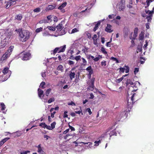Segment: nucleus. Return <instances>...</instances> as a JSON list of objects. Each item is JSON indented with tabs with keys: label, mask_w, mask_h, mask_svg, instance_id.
<instances>
[{
	"label": "nucleus",
	"mask_w": 154,
	"mask_h": 154,
	"mask_svg": "<svg viewBox=\"0 0 154 154\" xmlns=\"http://www.w3.org/2000/svg\"><path fill=\"white\" fill-rule=\"evenodd\" d=\"M17 31L18 32L19 38L20 40L22 42H25L29 38L30 33L28 31L26 30H22V29H19Z\"/></svg>",
	"instance_id": "f257e3e1"
},
{
	"label": "nucleus",
	"mask_w": 154,
	"mask_h": 154,
	"mask_svg": "<svg viewBox=\"0 0 154 154\" xmlns=\"http://www.w3.org/2000/svg\"><path fill=\"white\" fill-rule=\"evenodd\" d=\"M30 54L29 52H23L19 54L20 57L23 60H27L30 58Z\"/></svg>",
	"instance_id": "f03ea898"
},
{
	"label": "nucleus",
	"mask_w": 154,
	"mask_h": 154,
	"mask_svg": "<svg viewBox=\"0 0 154 154\" xmlns=\"http://www.w3.org/2000/svg\"><path fill=\"white\" fill-rule=\"evenodd\" d=\"M8 44V42L7 41V39L5 38L3 40H2L1 42V48H4Z\"/></svg>",
	"instance_id": "7ed1b4c3"
},
{
	"label": "nucleus",
	"mask_w": 154,
	"mask_h": 154,
	"mask_svg": "<svg viewBox=\"0 0 154 154\" xmlns=\"http://www.w3.org/2000/svg\"><path fill=\"white\" fill-rule=\"evenodd\" d=\"M112 26L109 24L107 25V26L105 29V31L108 32H111L113 31V30L112 29Z\"/></svg>",
	"instance_id": "20e7f679"
},
{
	"label": "nucleus",
	"mask_w": 154,
	"mask_h": 154,
	"mask_svg": "<svg viewBox=\"0 0 154 154\" xmlns=\"http://www.w3.org/2000/svg\"><path fill=\"white\" fill-rule=\"evenodd\" d=\"M11 55L8 52L6 51L5 54L3 55L1 58V60L3 61L6 60L8 57H9Z\"/></svg>",
	"instance_id": "39448f33"
},
{
	"label": "nucleus",
	"mask_w": 154,
	"mask_h": 154,
	"mask_svg": "<svg viewBox=\"0 0 154 154\" xmlns=\"http://www.w3.org/2000/svg\"><path fill=\"white\" fill-rule=\"evenodd\" d=\"M86 70L88 72V75L90 77L91 76V74L93 73V70L91 68V66H89L86 69Z\"/></svg>",
	"instance_id": "423d86ee"
},
{
	"label": "nucleus",
	"mask_w": 154,
	"mask_h": 154,
	"mask_svg": "<svg viewBox=\"0 0 154 154\" xmlns=\"http://www.w3.org/2000/svg\"><path fill=\"white\" fill-rule=\"evenodd\" d=\"M38 91V97L42 99L44 96L43 91L39 88Z\"/></svg>",
	"instance_id": "0eeeda50"
},
{
	"label": "nucleus",
	"mask_w": 154,
	"mask_h": 154,
	"mask_svg": "<svg viewBox=\"0 0 154 154\" xmlns=\"http://www.w3.org/2000/svg\"><path fill=\"white\" fill-rule=\"evenodd\" d=\"M118 9L120 11H123L125 8V6L124 4L123 3H120L118 6Z\"/></svg>",
	"instance_id": "6e6552de"
},
{
	"label": "nucleus",
	"mask_w": 154,
	"mask_h": 154,
	"mask_svg": "<svg viewBox=\"0 0 154 154\" xmlns=\"http://www.w3.org/2000/svg\"><path fill=\"white\" fill-rule=\"evenodd\" d=\"M12 34V33L10 31H9L8 30L6 31L5 33V35L6 36V37L5 38H6V39L9 38H10V37L11 36Z\"/></svg>",
	"instance_id": "1a4fd4ad"
},
{
	"label": "nucleus",
	"mask_w": 154,
	"mask_h": 154,
	"mask_svg": "<svg viewBox=\"0 0 154 154\" xmlns=\"http://www.w3.org/2000/svg\"><path fill=\"white\" fill-rule=\"evenodd\" d=\"M38 149V152L41 154H44V152L43 150L42 149V148L41 147V144L38 145L37 146H36Z\"/></svg>",
	"instance_id": "9d476101"
},
{
	"label": "nucleus",
	"mask_w": 154,
	"mask_h": 154,
	"mask_svg": "<svg viewBox=\"0 0 154 154\" xmlns=\"http://www.w3.org/2000/svg\"><path fill=\"white\" fill-rule=\"evenodd\" d=\"M63 25L62 24V22L60 23L57 26H56V28L57 29V31H60L63 28Z\"/></svg>",
	"instance_id": "9b49d317"
},
{
	"label": "nucleus",
	"mask_w": 154,
	"mask_h": 154,
	"mask_svg": "<svg viewBox=\"0 0 154 154\" xmlns=\"http://www.w3.org/2000/svg\"><path fill=\"white\" fill-rule=\"evenodd\" d=\"M57 69L61 72H63L64 70V68L62 65H60L57 67Z\"/></svg>",
	"instance_id": "f8f14e48"
},
{
	"label": "nucleus",
	"mask_w": 154,
	"mask_h": 154,
	"mask_svg": "<svg viewBox=\"0 0 154 154\" xmlns=\"http://www.w3.org/2000/svg\"><path fill=\"white\" fill-rule=\"evenodd\" d=\"M75 73L74 72H72L71 71L69 72V75L71 80H72V79L75 77Z\"/></svg>",
	"instance_id": "ddd939ff"
},
{
	"label": "nucleus",
	"mask_w": 154,
	"mask_h": 154,
	"mask_svg": "<svg viewBox=\"0 0 154 154\" xmlns=\"http://www.w3.org/2000/svg\"><path fill=\"white\" fill-rule=\"evenodd\" d=\"M148 14L149 15L146 17V19H147V22H150L152 19V14Z\"/></svg>",
	"instance_id": "4468645a"
},
{
	"label": "nucleus",
	"mask_w": 154,
	"mask_h": 154,
	"mask_svg": "<svg viewBox=\"0 0 154 154\" xmlns=\"http://www.w3.org/2000/svg\"><path fill=\"white\" fill-rule=\"evenodd\" d=\"M59 48H60L59 49V51H58V53L63 52L65 50V49L66 48V45H63V47H61Z\"/></svg>",
	"instance_id": "2eb2a0df"
},
{
	"label": "nucleus",
	"mask_w": 154,
	"mask_h": 154,
	"mask_svg": "<svg viewBox=\"0 0 154 154\" xmlns=\"http://www.w3.org/2000/svg\"><path fill=\"white\" fill-rule=\"evenodd\" d=\"M55 7V5H49L46 8V9L48 10H51L53 9Z\"/></svg>",
	"instance_id": "dca6fc26"
},
{
	"label": "nucleus",
	"mask_w": 154,
	"mask_h": 154,
	"mask_svg": "<svg viewBox=\"0 0 154 154\" xmlns=\"http://www.w3.org/2000/svg\"><path fill=\"white\" fill-rule=\"evenodd\" d=\"M66 2H65L64 3H63L61 5L59 6L58 8L59 9H62L63 8H64L66 6Z\"/></svg>",
	"instance_id": "f3484780"
},
{
	"label": "nucleus",
	"mask_w": 154,
	"mask_h": 154,
	"mask_svg": "<svg viewBox=\"0 0 154 154\" xmlns=\"http://www.w3.org/2000/svg\"><path fill=\"white\" fill-rule=\"evenodd\" d=\"M14 48V46H11L9 48L8 51L6 52H8V53L9 54L11 55Z\"/></svg>",
	"instance_id": "a211bd4d"
},
{
	"label": "nucleus",
	"mask_w": 154,
	"mask_h": 154,
	"mask_svg": "<svg viewBox=\"0 0 154 154\" xmlns=\"http://www.w3.org/2000/svg\"><path fill=\"white\" fill-rule=\"evenodd\" d=\"M126 83L127 85H128L129 84H130L131 85H134V83L130 79H127Z\"/></svg>",
	"instance_id": "6ab92c4d"
},
{
	"label": "nucleus",
	"mask_w": 154,
	"mask_h": 154,
	"mask_svg": "<svg viewBox=\"0 0 154 154\" xmlns=\"http://www.w3.org/2000/svg\"><path fill=\"white\" fill-rule=\"evenodd\" d=\"M46 28H48L49 30L51 31H54L56 30V28L52 26H48Z\"/></svg>",
	"instance_id": "aec40b11"
},
{
	"label": "nucleus",
	"mask_w": 154,
	"mask_h": 154,
	"mask_svg": "<svg viewBox=\"0 0 154 154\" xmlns=\"http://www.w3.org/2000/svg\"><path fill=\"white\" fill-rule=\"evenodd\" d=\"M15 18L18 20H20L22 18V16L21 14H19L16 16Z\"/></svg>",
	"instance_id": "412c9836"
},
{
	"label": "nucleus",
	"mask_w": 154,
	"mask_h": 154,
	"mask_svg": "<svg viewBox=\"0 0 154 154\" xmlns=\"http://www.w3.org/2000/svg\"><path fill=\"white\" fill-rule=\"evenodd\" d=\"M116 134L117 133L116 132L115 130H114L110 132V133L109 134V135L110 137L114 135H116Z\"/></svg>",
	"instance_id": "4be33fe9"
},
{
	"label": "nucleus",
	"mask_w": 154,
	"mask_h": 154,
	"mask_svg": "<svg viewBox=\"0 0 154 154\" xmlns=\"http://www.w3.org/2000/svg\"><path fill=\"white\" fill-rule=\"evenodd\" d=\"M60 48H55V49L53 50V51H51V54H52V53L53 54H55L57 52H58L59 51V49Z\"/></svg>",
	"instance_id": "5701e85b"
},
{
	"label": "nucleus",
	"mask_w": 154,
	"mask_h": 154,
	"mask_svg": "<svg viewBox=\"0 0 154 154\" xmlns=\"http://www.w3.org/2000/svg\"><path fill=\"white\" fill-rule=\"evenodd\" d=\"M100 22L99 21L98 22L97 24H96L95 26L94 27L93 29V30L94 31H95L96 30L98 29V26L100 25Z\"/></svg>",
	"instance_id": "b1692460"
},
{
	"label": "nucleus",
	"mask_w": 154,
	"mask_h": 154,
	"mask_svg": "<svg viewBox=\"0 0 154 154\" xmlns=\"http://www.w3.org/2000/svg\"><path fill=\"white\" fill-rule=\"evenodd\" d=\"M145 12L147 14H152L153 13H154V7L153 8L152 11H150L149 10H146Z\"/></svg>",
	"instance_id": "393cba45"
},
{
	"label": "nucleus",
	"mask_w": 154,
	"mask_h": 154,
	"mask_svg": "<svg viewBox=\"0 0 154 154\" xmlns=\"http://www.w3.org/2000/svg\"><path fill=\"white\" fill-rule=\"evenodd\" d=\"M144 34L143 33L141 32L139 35V39L141 40H143L144 38Z\"/></svg>",
	"instance_id": "a878e982"
},
{
	"label": "nucleus",
	"mask_w": 154,
	"mask_h": 154,
	"mask_svg": "<svg viewBox=\"0 0 154 154\" xmlns=\"http://www.w3.org/2000/svg\"><path fill=\"white\" fill-rule=\"evenodd\" d=\"M1 106H0V108H1V109L2 110H4L5 108V106L4 104L3 103H1Z\"/></svg>",
	"instance_id": "bb28decb"
},
{
	"label": "nucleus",
	"mask_w": 154,
	"mask_h": 154,
	"mask_svg": "<svg viewBox=\"0 0 154 154\" xmlns=\"http://www.w3.org/2000/svg\"><path fill=\"white\" fill-rule=\"evenodd\" d=\"M142 50V47L141 45H138L137 47V52H140Z\"/></svg>",
	"instance_id": "cd10ccee"
},
{
	"label": "nucleus",
	"mask_w": 154,
	"mask_h": 154,
	"mask_svg": "<svg viewBox=\"0 0 154 154\" xmlns=\"http://www.w3.org/2000/svg\"><path fill=\"white\" fill-rule=\"evenodd\" d=\"M101 51L104 54H107V53L106 51L105 50V48L103 47H102L101 48Z\"/></svg>",
	"instance_id": "c85d7f7f"
},
{
	"label": "nucleus",
	"mask_w": 154,
	"mask_h": 154,
	"mask_svg": "<svg viewBox=\"0 0 154 154\" xmlns=\"http://www.w3.org/2000/svg\"><path fill=\"white\" fill-rule=\"evenodd\" d=\"M81 59L82 60V62L83 63L82 64L84 66H85L87 64V62L86 60L83 57L81 58Z\"/></svg>",
	"instance_id": "c756f323"
},
{
	"label": "nucleus",
	"mask_w": 154,
	"mask_h": 154,
	"mask_svg": "<svg viewBox=\"0 0 154 154\" xmlns=\"http://www.w3.org/2000/svg\"><path fill=\"white\" fill-rule=\"evenodd\" d=\"M102 58L101 56L99 55L98 56V57H96L95 58L94 57V59H93V60L95 62L97 61H98L100 59V58Z\"/></svg>",
	"instance_id": "7c9ffc66"
},
{
	"label": "nucleus",
	"mask_w": 154,
	"mask_h": 154,
	"mask_svg": "<svg viewBox=\"0 0 154 154\" xmlns=\"http://www.w3.org/2000/svg\"><path fill=\"white\" fill-rule=\"evenodd\" d=\"M79 31V29L77 28H75L72 29L71 33H73L77 32Z\"/></svg>",
	"instance_id": "2f4dec72"
},
{
	"label": "nucleus",
	"mask_w": 154,
	"mask_h": 154,
	"mask_svg": "<svg viewBox=\"0 0 154 154\" xmlns=\"http://www.w3.org/2000/svg\"><path fill=\"white\" fill-rule=\"evenodd\" d=\"M8 67L5 68L2 70L3 73L5 74L7 73L8 71Z\"/></svg>",
	"instance_id": "473e14b6"
},
{
	"label": "nucleus",
	"mask_w": 154,
	"mask_h": 154,
	"mask_svg": "<svg viewBox=\"0 0 154 154\" xmlns=\"http://www.w3.org/2000/svg\"><path fill=\"white\" fill-rule=\"evenodd\" d=\"M110 59L114 61H116V63H119V60L116 58L112 57L110 58Z\"/></svg>",
	"instance_id": "72a5a7b5"
},
{
	"label": "nucleus",
	"mask_w": 154,
	"mask_h": 154,
	"mask_svg": "<svg viewBox=\"0 0 154 154\" xmlns=\"http://www.w3.org/2000/svg\"><path fill=\"white\" fill-rule=\"evenodd\" d=\"M81 57L80 56H77L75 57L74 59L76 60L77 61H78L79 60H80Z\"/></svg>",
	"instance_id": "f704fd0d"
},
{
	"label": "nucleus",
	"mask_w": 154,
	"mask_h": 154,
	"mask_svg": "<svg viewBox=\"0 0 154 154\" xmlns=\"http://www.w3.org/2000/svg\"><path fill=\"white\" fill-rule=\"evenodd\" d=\"M51 89L50 88H49L45 92L46 96H48L51 91Z\"/></svg>",
	"instance_id": "c9c22d12"
},
{
	"label": "nucleus",
	"mask_w": 154,
	"mask_h": 154,
	"mask_svg": "<svg viewBox=\"0 0 154 154\" xmlns=\"http://www.w3.org/2000/svg\"><path fill=\"white\" fill-rule=\"evenodd\" d=\"M56 124V123L55 122H54L51 124V128H52V129L55 128Z\"/></svg>",
	"instance_id": "e433bc0d"
},
{
	"label": "nucleus",
	"mask_w": 154,
	"mask_h": 154,
	"mask_svg": "<svg viewBox=\"0 0 154 154\" xmlns=\"http://www.w3.org/2000/svg\"><path fill=\"white\" fill-rule=\"evenodd\" d=\"M106 61L105 60H103L101 62V65L102 66H106Z\"/></svg>",
	"instance_id": "4c0bfd02"
},
{
	"label": "nucleus",
	"mask_w": 154,
	"mask_h": 154,
	"mask_svg": "<svg viewBox=\"0 0 154 154\" xmlns=\"http://www.w3.org/2000/svg\"><path fill=\"white\" fill-rule=\"evenodd\" d=\"M41 11V9L39 8H36L35 9H34L33 10V11L34 12H40Z\"/></svg>",
	"instance_id": "58836bf2"
},
{
	"label": "nucleus",
	"mask_w": 154,
	"mask_h": 154,
	"mask_svg": "<svg viewBox=\"0 0 154 154\" xmlns=\"http://www.w3.org/2000/svg\"><path fill=\"white\" fill-rule=\"evenodd\" d=\"M30 151L28 150L26 151H23L22 152H20L19 153H20V154H27L28 153H29Z\"/></svg>",
	"instance_id": "ea45409f"
},
{
	"label": "nucleus",
	"mask_w": 154,
	"mask_h": 154,
	"mask_svg": "<svg viewBox=\"0 0 154 154\" xmlns=\"http://www.w3.org/2000/svg\"><path fill=\"white\" fill-rule=\"evenodd\" d=\"M138 29L137 27H136L135 28L134 30V35H137L138 33Z\"/></svg>",
	"instance_id": "a19ab883"
},
{
	"label": "nucleus",
	"mask_w": 154,
	"mask_h": 154,
	"mask_svg": "<svg viewBox=\"0 0 154 154\" xmlns=\"http://www.w3.org/2000/svg\"><path fill=\"white\" fill-rule=\"evenodd\" d=\"M100 143L101 141L100 140L98 141H95L94 142V143H95V144H94V146H98L99 145V144Z\"/></svg>",
	"instance_id": "79ce46f5"
},
{
	"label": "nucleus",
	"mask_w": 154,
	"mask_h": 154,
	"mask_svg": "<svg viewBox=\"0 0 154 154\" xmlns=\"http://www.w3.org/2000/svg\"><path fill=\"white\" fill-rule=\"evenodd\" d=\"M59 107L58 106L56 107L55 108H51L50 109V112H52L54 109L56 111L58 110H59Z\"/></svg>",
	"instance_id": "37998d69"
},
{
	"label": "nucleus",
	"mask_w": 154,
	"mask_h": 154,
	"mask_svg": "<svg viewBox=\"0 0 154 154\" xmlns=\"http://www.w3.org/2000/svg\"><path fill=\"white\" fill-rule=\"evenodd\" d=\"M46 125L45 123H42L40 124L39 125L42 128H45Z\"/></svg>",
	"instance_id": "c03bdc74"
},
{
	"label": "nucleus",
	"mask_w": 154,
	"mask_h": 154,
	"mask_svg": "<svg viewBox=\"0 0 154 154\" xmlns=\"http://www.w3.org/2000/svg\"><path fill=\"white\" fill-rule=\"evenodd\" d=\"M54 101V98H50L48 101V103H49Z\"/></svg>",
	"instance_id": "a18cd8bd"
},
{
	"label": "nucleus",
	"mask_w": 154,
	"mask_h": 154,
	"mask_svg": "<svg viewBox=\"0 0 154 154\" xmlns=\"http://www.w3.org/2000/svg\"><path fill=\"white\" fill-rule=\"evenodd\" d=\"M82 143L85 145H86V144L88 145V146L90 148H91V145L92 144V143H91V142H88V143L83 142Z\"/></svg>",
	"instance_id": "49530a36"
},
{
	"label": "nucleus",
	"mask_w": 154,
	"mask_h": 154,
	"mask_svg": "<svg viewBox=\"0 0 154 154\" xmlns=\"http://www.w3.org/2000/svg\"><path fill=\"white\" fill-rule=\"evenodd\" d=\"M94 57L91 55H88L87 56V58L88 59L90 60L91 59H94Z\"/></svg>",
	"instance_id": "de8ad7c7"
},
{
	"label": "nucleus",
	"mask_w": 154,
	"mask_h": 154,
	"mask_svg": "<svg viewBox=\"0 0 154 154\" xmlns=\"http://www.w3.org/2000/svg\"><path fill=\"white\" fill-rule=\"evenodd\" d=\"M42 27H40L39 28H38L36 29L35 31L37 32H40L42 31Z\"/></svg>",
	"instance_id": "09e8293b"
},
{
	"label": "nucleus",
	"mask_w": 154,
	"mask_h": 154,
	"mask_svg": "<svg viewBox=\"0 0 154 154\" xmlns=\"http://www.w3.org/2000/svg\"><path fill=\"white\" fill-rule=\"evenodd\" d=\"M68 63L70 65H73L74 63V62L72 60H69L68 61Z\"/></svg>",
	"instance_id": "8fccbe9b"
},
{
	"label": "nucleus",
	"mask_w": 154,
	"mask_h": 154,
	"mask_svg": "<svg viewBox=\"0 0 154 154\" xmlns=\"http://www.w3.org/2000/svg\"><path fill=\"white\" fill-rule=\"evenodd\" d=\"M86 111L88 112L90 115L92 114V112H91V109L90 108H87L86 109Z\"/></svg>",
	"instance_id": "3c124183"
},
{
	"label": "nucleus",
	"mask_w": 154,
	"mask_h": 154,
	"mask_svg": "<svg viewBox=\"0 0 154 154\" xmlns=\"http://www.w3.org/2000/svg\"><path fill=\"white\" fill-rule=\"evenodd\" d=\"M94 84H93V86L92 84H91V85L90 86L89 88V89L91 91H93L94 89Z\"/></svg>",
	"instance_id": "603ef678"
},
{
	"label": "nucleus",
	"mask_w": 154,
	"mask_h": 154,
	"mask_svg": "<svg viewBox=\"0 0 154 154\" xmlns=\"http://www.w3.org/2000/svg\"><path fill=\"white\" fill-rule=\"evenodd\" d=\"M45 83L44 82H42L40 84V86L43 88L44 89L45 88L44 87V86L45 85Z\"/></svg>",
	"instance_id": "864d4df0"
},
{
	"label": "nucleus",
	"mask_w": 154,
	"mask_h": 154,
	"mask_svg": "<svg viewBox=\"0 0 154 154\" xmlns=\"http://www.w3.org/2000/svg\"><path fill=\"white\" fill-rule=\"evenodd\" d=\"M139 71V69L137 68H135L134 71V73L136 74Z\"/></svg>",
	"instance_id": "5fc2aeb1"
},
{
	"label": "nucleus",
	"mask_w": 154,
	"mask_h": 154,
	"mask_svg": "<svg viewBox=\"0 0 154 154\" xmlns=\"http://www.w3.org/2000/svg\"><path fill=\"white\" fill-rule=\"evenodd\" d=\"M136 94L135 93H134L133 94L132 96L131 97V100L132 101V103L134 101V96Z\"/></svg>",
	"instance_id": "6e6d98bb"
},
{
	"label": "nucleus",
	"mask_w": 154,
	"mask_h": 154,
	"mask_svg": "<svg viewBox=\"0 0 154 154\" xmlns=\"http://www.w3.org/2000/svg\"><path fill=\"white\" fill-rule=\"evenodd\" d=\"M123 77H122L119 79H117L116 82L118 83H119L122 80H123Z\"/></svg>",
	"instance_id": "4d7b16f0"
},
{
	"label": "nucleus",
	"mask_w": 154,
	"mask_h": 154,
	"mask_svg": "<svg viewBox=\"0 0 154 154\" xmlns=\"http://www.w3.org/2000/svg\"><path fill=\"white\" fill-rule=\"evenodd\" d=\"M126 67V69H125V72L126 73H128L129 72V67L128 66H125Z\"/></svg>",
	"instance_id": "13d9d810"
},
{
	"label": "nucleus",
	"mask_w": 154,
	"mask_h": 154,
	"mask_svg": "<svg viewBox=\"0 0 154 154\" xmlns=\"http://www.w3.org/2000/svg\"><path fill=\"white\" fill-rule=\"evenodd\" d=\"M45 128L49 130H52V129L50 126L47 125H46Z\"/></svg>",
	"instance_id": "bf43d9fd"
},
{
	"label": "nucleus",
	"mask_w": 154,
	"mask_h": 154,
	"mask_svg": "<svg viewBox=\"0 0 154 154\" xmlns=\"http://www.w3.org/2000/svg\"><path fill=\"white\" fill-rule=\"evenodd\" d=\"M67 111H65L64 112V114L63 115V117L64 118H66L68 116L66 114L67 113Z\"/></svg>",
	"instance_id": "052dcab7"
},
{
	"label": "nucleus",
	"mask_w": 154,
	"mask_h": 154,
	"mask_svg": "<svg viewBox=\"0 0 154 154\" xmlns=\"http://www.w3.org/2000/svg\"><path fill=\"white\" fill-rule=\"evenodd\" d=\"M68 105H72V106H75V104L72 101L71 102L68 103Z\"/></svg>",
	"instance_id": "680f3d73"
},
{
	"label": "nucleus",
	"mask_w": 154,
	"mask_h": 154,
	"mask_svg": "<svg viewBox=\"0 0 154 154\" xmlns=\"http://www.w3.org/2000/svg\"><path fill=\"white\" fill-rule=\"evenodd\" d=\"M44 138H45L46 139V140H47L49 138H50V137L48 136L47 135H45L44 136Z\"/></svg>",
	"instance_id": "e2e57ef3"
},
{
	"label": "nucleus",
	"mask_w": 154,
	"mask_h": 154,
	"mask_svg": "<svg viewBox=\"0 0 154 154\" xmlns=\"http://www.w3.org/2000/svg\"><path fill=\"white\" fill-rule=\"evenodd\" d=\"M69 127L71 131H74L75 130V128L73 127L70 126L69 125Z\"/></svg>",
	"instance_id": "0e129e2a"
},
{
	"label": "nucleus",
	"mask_w": 154,
	"mask_h": 154,
	"mask_svg": "<svg viewBox=\"0 0 154 154\" xmlns=\"http://www.w3.org/2000/svg\"><path fill=\"white\" fill-rule=\"evenodd\" d=\"M125 69H124L123 68L121 67L119 68V70L120 71L123 72L125 71Z\"/></svg>",
	"instance_id": "69168bd1"
},
{
	"label": "nucleus",
	"mask_w": 154,
	"mask_h": 154,
	"mask_svg": "<svg viewBox=\"0 0 154 154\" xmlns=\"http://www.w3.org/2000/svg\"><path fill=\"white\" fill-rule=\"evenodd\" d=\"M97 35L96 34H95L94 35V36L93 37H92V39H93V40H95L96 39H97Z\"/></svg>",
	"instance_id": "338daca9"
},
{
	"label": "nucleus",
	"mask_w": 154,
	"mask_h": 154,
	"mask_svg": "<svg viewBox=\"0 0 154 154\" xmlns=\"http://www.w3.org/2000/svg\"><path fill=\"white\" fill-rule=\"evenodd\" d=\"M95 80L94 78H92L91 79V84H92V85H93V84H94V81Z\"/></svg>",
	"instance_id": "774afa93"
}]
</instances>
